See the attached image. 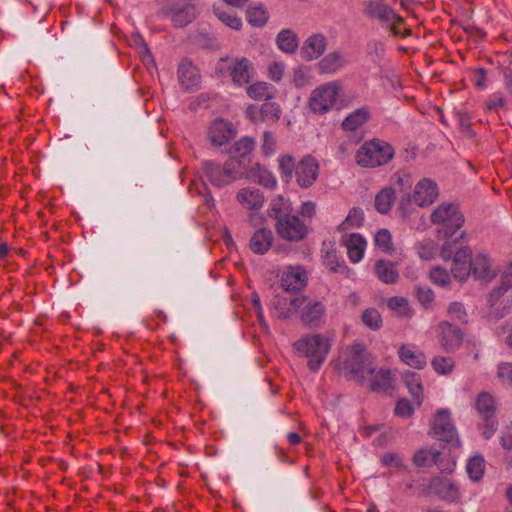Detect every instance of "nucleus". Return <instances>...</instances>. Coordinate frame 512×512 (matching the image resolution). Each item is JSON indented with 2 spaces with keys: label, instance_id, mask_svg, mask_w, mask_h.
Instances as JSON below:
<instances>
[{
  "label": "nucleus",
  "instance_id": "nucleus-14",
  "mask_svg": "<svg viewBox=\"0 0 512 512\" xmlns=\"http://www.w3.org/2000/svg\"><path fill=\"white\" fill-rule=\"evenodd\" d=\"M308 282V274L302 266H289L282 274L281 285L286 291H299Z\"/></svg>",
  "mask_w": 512,
  "mask_h": 512
},
{
  "label": "nucleus",
  "instance_id": "nucleus-56",
  "mask_svg": "<svg viewBox=\"0 0 512 512\" xmlns=\"http://www.w3.org/2000/svg\"><path fill=\"white\" fill-rule=\"evenodd\" d=\"M484 424L481 426V433L485 439L491 438V436L497 430L498 422L494 417L482 418Z\"/></svg>",
  "mask_w": 512,
  "mask_h": 512
},
{
  "label": "nucleus",
  "instance_id": "nucleus-37",
  "mask_svg": "<svg viewBox=\"0 0 512 512\" xmlns=\"http://www.w3.org/2000/svg\"><path fill=\"white\" fill-rule=\"evenodd\" d=\"M394 200V189L391 187L383 188L375 197V208L381 214H386L391 210Z\"/></svg>",
  "mask_w": 512,
  "mask_h": 512
},
{
  "label": "nucleus",
  "instance_id": "nucleus-15",
  "mask_svg": "<svg viewBox=\"0 0 512 512\" xmlns=\"http://www.w3.org/2000/svg\"><path fill=\"white\" fill-rule=\"evenodd\" d=\"M437 184L428 178L420 180L414 189L413 200L420 207L431 205L438 197Z\"/></svg>",
  "mask_w": 512,
  "mask_h": 512
},
{
  "label": "nucleus",
  "instance_id": "nucleus-41",
  "mask_svg": "<svg viewBox=\"0 0 512 512\" xmlns=\"http://www.w3.org/2000/svg\"><path fill=\"white\" fill-rule=\"evenodd\" d=\"M292 208L288 200L282 196H277L272 199L269 207V216L276 221L280 220L287 214L291 213Z\"/></svg>",
  "mask_w": 512,
  "mask_h": 512
},
{
  "label": "nucleus",
  "instance_id": "nucleus-49",
  "mask_svg": "<svg viewBox=\"0 0 512 512\" xmlns=\"http://www.w3.org/2000/svg\"><path fill=\"white\" fill-rule=\"evenodd\" d=\"M363 324L371 330H379L382 326V318L375 308H368L362 313Z\"/></svg>",
  "mask_w": 512,
  "mask_h": 512
},
{
  "label": "nucleus",
  "instance_id": "nucleus-24",
  "mask_svg": "<svg viewBox=\"0 0 512 512\" xmlns=\"http://www.w3.org/2000/svg\"><path fill=\"white\" fill-rule=\"evenodd\" d=\"M347 254L351 262L358 263L364 256L366 248L365 239L356 233H351L345 240Z\"/></svg>",
  "mask_w": 512,
  "mask_h": 512
},
{
  "label": "nucleus",
  "instance_id": "nucleus-25",
  "mask_svg": "<svg viewBox=\"0 0 512 512\" xmlns=\"http://www.w3.org/2000/svg\"><path fill=\"white\" fill-rule=\"evenodd\" d=\"M238 202L247 209H258L262 207L264 196L258 189L243 188L237 193Z\"/></svg>",
  "mask_w": 512,
  "mask_h": 512
},
{
  "label": "nucleus",
  "instance_id": "nucleus-3",
  "mask_svg": "<svg viewBox=\"0 0 512 512\" xmlns=\"http://www.w3.org/2000/svg\"><path fill=\"white\" fill-rule=\"evenodd\" d=\"M431 222L437 225L438 238H451L464 224V216L453 203H442L431 214Z\"/></svg>",
  "mask_w": 512,
  "mask_h": 512
},
{
  "label": "nucleus",
  "instance_id": "nucleus-63",
  "mask_svg": "<svg viewBox=\"0 0 512 512\" xmlns=\"http://www.w3.org/2000/svg\"><path fill=\"white\" fill-rule=\"evenodd\" d=\"M294 159L289 155H283L279 158V167L286 176L292 175L294 169Z\"/></svg>",
  "mask_w": 512,
  "mask_h": 512
},
{
  "label": "nucleus",
  "instance_id": "nucleus-47",
  "mask_svg": "<svg viewBox=\"0 0 512 512\" xmlns=\"http://www.w3.org/2000/svg\"><path fill=\"white\" fill-rule=\"evenodd\" d=\"M235 135V130H210L209 139L214 146H225L226 149Z\"/></svg>",
  "mask_w": 512,
  "mask_h": 512
},
{
  "label": "nucleus",
  "instance_id": "nucleus-44",
  "mask_svg": "<svg viewBox=\"0 0 512 512\" xmlns=\"http://www.w3.org/2000/svg\"><path fill=\"white\" fill-rule=\"evenodd\" d=\"M213 11L216 17L226 26L234 30H239L242 27L241 18L237 17L230 9L214 7Z\"/></svg>",
  "mask_w": 512,
  "mask_h": 512
},
{
  "label": "nucleus",
  "instance_id": "nucleus-17",
  "mask_svg": "<svg viewBox=\"0 0 512 512\" xmlns=\"http://www.w3.org/2000/svg\"><path fill=\"white\" fill-rule=\"evenodd\" d=\"M178 78L182 87L187 91L197 89L201 83V75L193 63L184 59L178 67Z\"/></svg>",
  "mask_w": 512,
  "mask_h": 512
},
{
  "label": "nucleus",
  "instance_id": "nucleus-60",
  "mask_svg": "<svg viewBox=\"0 0 512 512\" xmlns=\"http://www.w3.org/2000/svg\"><path fill=\"white\" fill-rule=\"evenodd\" d=\"M285 66L280 62H273L268 67L269 77L275 81L279 82L284 74Z\"/></svg>",
  "mask_w": 512,
  "mask_h": 512
},
{
  "label": "nucleus",
  "instance_id": "nucleus-1",
  "mask_svg": "<svg viewBox=\"0 0 512 512\" xmlns=\"http://www.w3.org/2000/svg\"><path fill=\"white\" fill-rule=\"evenodd\" d=\"M363 14L367 19L378 22L392 37L405 38L412 35V29L406 26L405 19L384 0L366 1Z\"/></svg>",
  "mask_w": 512,
  "mask_h": 512
},
{
  "label": "nucleus",
  "instance_id": "nucleus-26",
  "mask_svg": "<svg viewBox=\"0 0 512 512\" xmlns=\"http://www.w3.org/2000/svg\"><path fill=\"white\" fill-rule=\"evenodd\" d=\"M512 288V262L502 272L500 277V284L495 287L488 298L491 306H495L501 296H503L509 289Z\"/></svg>",
  "mask_w": 512,
  "mask_h": 512
},
{
  "label": "nucleus",
  "instance_id": "nucleus-2",
  "mask_svg": "<svg viewBox=\"0 0 512 512\" xmlns=\"http://www.w3.org/2000/svg\"><path fill=\"white\" fill-rule=\"evenodd\" d=\"M340 370L349 379L363 384L375 372L374 358L362 343H354L341 356Z\"/></svg>",
  "mask_w": 512,
  "mask_h": 512
},
{
  "label": "nucleus",
  "instance_id": "nucleus-23",
  "mask_svg": "<svg viewBox=\"0 0 512 512\" xmlns=\"http://www.w3.org/2000/svg\"><path fill=\"white\" fill-rule=\"evenodd\" d=\"M244 177L252 179L258 184L269 189H274L277 186V179L272 172L259 163H256L246 174H244Z\"/></svg>",
  "mask_w": 512,
  "mask_h": 512
},
{
  "label": "nucleus",
  "instance_id": "nucleus-33",
  "mask_svg": "<svg viewBox=\"0 0 512 512\" xmlns=\"http://www.w3.org/2000/svg\"><path fill=\"white\" fill-rule=\"evenodd\" d=\"M475 407L482 418L494 417L496 410L495 399L491 394L482 392L477 396Z\"/></svg>",
  "mask_w": 512,
  "mask_h": 512
},
{
  "label": "nucleus",
  "instance_id": "nucleus-45",
  "mask_svg": "<svg viewBox=\"0 0 512 512\" xmlns=\"http://www.w3.org/2000/svg\"><path fill=\"white\" fill-rule=\"evenodd\" d=\"M418 256L423 260H432L438 251V244L432 239H425L415 246Z\"/></svg>",
  "mask_w": 512,
  "mask_h": 512
},
{
  "label": "nucleus",
  "instance_id": "nucleus-28",
  "mask_svg": "<svg viewBox=\"0 0 512 512\" xmlns=\"http://www.w3.org/2000/svg\"><path fill=\"white\" fill-rule=\"evenodd\" d=\"M230 76L233 82L242 85L249 82L251 62L246 58H241L233 62L229 67Z\"/></svg>",
  "mask_w": 512,
  "mask_h": 512
},
{
  "label": "nucleus",
  "instance_id": "nucleus-4",
  "mask_svg": "<svg viewBox=\"0 0 512 512\" xmlns=\"http://www.w3.org/2000/svg\"><path fill=\"white\" fill-rule=\"evenodd\" d=\"M294 348L308 358L309 369L317 371L329 353L330 344L322 335L312 334L297 340Z\"/></svg>",
  "mask_w": 512,
  "mask_h": 512
},
{
  "label": "nucleus",
  "instance_id": "nucleus-20",
  "mask_svg": "<svg viewBox=\"0 0 512 512\" xmlns=\"http://www.w3.org/2000/svg\"><path fill=\"white\" fill-rule=\"evenodd\" d=\"M439 330V342L445 350L452 351L461 344L462 333L458 327L448 322H441Z\"/></svg>",
  "mask_w": 512,
  "mask_h": 512
},
{
  "label": "nucleus",
  "instance_id": "nucleus-53",
  "mask_svg": "<svg viewBox=\"0 0 512 512\" xmlns=\"http://www.w3.org/2000/svg\"><path fill=\"white\" fill-rule=\"evenodd\" d=\"M374 242L385 253H390L393 250L392 236L387 229L379 230L374 237Z\"/></svg>",
  "mask_w": 512,
  "mask_h": 512
},
{
  "label": "nucleus",
  "instance_id": "nucleus-51",
  "mask_svg": "<svg viewBox=\"0 0 512 512\" xmlns=\"http://www.w3.org/2000/svg\"><path fill=\"white\" fill-rule=\"evenodd\" d=\"M429 277L434 284L446 287L451 283L452 275L445 268L435 266L430 270Z\"/></svg>",
  "mask_w": 512,
  "mask_h": 512
},
{
  "label": "nucleus",
  "instance_id": "nucleus-16",
  "mask_svg": "<svg viewBox=\"0 0 512 512\" xmlns=\"http://www.w3.org/2000/svg\"><path fill=\"white\" fill-rule=\"evenodd\" d=\"M472 250L470 248H463L452 258L451 275L460 282L466 281L471 275L470 258Z\"/></svg>",
  "mask_w": 512,
  "mask_h": 512
},
{
  "label": "nucleus",
  "instance_id": "nucleus-19",
  "mask_svg": "<svg viewBox=\"0 0 512 512\" xmlns=\"http://www.w3.org/2000/svg\"><path fill=\"white\" fill-rule=\"evenodd\" d=\"M326 46L327 39L323 34H313L305 40L301 56L306 61L315 60L325 52Z\"/></svg>",
  "mask_w": 512,
  "mask_h": 512
},
{
  "label": "nucleus",
  "instance_id": "nucleus-31",
  "mask_svg": "<svg viewBox=\"0 0 512 512\" xmlns=\"http://www.w3.org/2000/svg\"><path fill=\"white\" fill-rule=\"evenodd\" d=\"M197 15L196 7L192 4H186L180 9H175L171 13V18L176 27H184L191 23Z\"/></svg>",
  "mask_w": 512,
  "mask_h": 512
},
{
  "label": "nucleus",
  "instance_id": "nucleus-36",
  "mask_svg": "<svg viewBox=\"0 0 512 512\" xmlns=\"http://www.w3.org/2000/svg\"><path fill=\"white\" fill-rule=\"evenodd\" d=\"M465 236V232H461L454 240L451 238H443L445 241L440 248V256L443 260H450L456 257V254L463 248H469L459 243V239Z\"/></svg>",
  "mask_w": 512,
  "mask_h": 512
},
{
  "label": "nucleus",
  "instance_id": "nucleus-48",
  "mask_svg": "<svg viewBox=\"0 0 512 512\" xmlns=\"http://www.w3.org/2000/svg\"><path fill=\"white\" fill-rule=\"evenodd\" d=\"M363 219V211L359 208H352L346 219L339 225V230L346 232L350 228L359 227L362 224Z\"/></svg>",
  "mask_w": 512,
  "mask_h": 512
},
{
  "label": "nucleus",
  "instance_id": "nucleus-38",
  "mask_svg": "<svg viewBox=\"0 0 512 512\" xmlns=\"http://www.w3.org/2000/svg\"><path fill=\"white\" fill-rule=\"evenodd\" d=\"M370 118L367 107H361L349 114L342 122V128H358L364 125Z\"/></svg>",
  "mask_w": 512,
  "mask_h": 512
},
{
  "label": "nucleus",
  "instance_id": "nucleus-61",
  "mask_svg": "<svg viewBox=\"0 0 512 512\" xmlns=\"http://www.w3.org/2000/svg\"><path fill=\"white\" fill-rule=\"evenodd\" d=\"M505 99L501 93L492 94L486 101V108L490 111L504 107Z\"/></svg>",
  "mask_w": 512,
  "mask_h": 512
},
{
  "label": "nucleus",
  "instance_id": "nucleus-8",
  "mask_svg": "<svg viewBox=\"0 0 512 512\" xmlns=\"http://www.w3.org/2000/svg\"><path fill=\"white\" fill-rule=\"evenodd\" d=\"M275 229L280 238L290 242L301 241L308 234L306 223L291 213L276 221Z\"/></svg>",
  "mask_w": 512,
  "mask_h": 512
},
{
  "label": "nucleus",
  "instance_id": "nucleus-50",
  "mask_svg": "<svg viewBox=\"0 0 512 512\" xmlns=\"http://www.w3.org/2000/svg\"><path fill=\"white\" fill-rule=\"evenodd\" d=\"M261 113L263 116V122L268 125H272L280 118L281 109L278 104L267 102L261 106Z\"/></svg>",
  "mask_w": 512,
  "mask_h": 512
},
{
  "label": "nucleus",
  "instance_id": "nucleus-35",
  "mask_svg": "<svg viewBox=\"0 0 512 512\" xmlns=\"http://www.w3.org/2000/svg\"><path fill=\"white\" fill-rule=\"evenodd\" d=\"M247 21L254 27L264 26L268 19L269 13L262 4H252L246 11Z\"/></svg>",
  "mask_w": 512,
  "mask_h": 512
},
{
  "label": "nucleus",
  "instance_id": "nucleus-21",
  "mask_svg": "<svg viewBox=\"0 0 512 512\" xmlns=\"http://www.w3.org/2000/svg\"><path fill=\"white\" fill-rule=\"evenodd\" d=\"M274 241L273 233L268 228H260L252 235L249 247L255 254L263 255L269 251Z\"/></svg>",
  "mask_w": 512,
  "mask_h": 512
},
{
  "label": "nucleus",
  "instance_id": "nucleus-27",
  "mask_svg": "<svg viewBox=\"0 0 512 512\" xmlns=\"http://www.w3.org/2000/svg\"><path fill=\"white\" fill-rule=\"evenodd\" d=\"M374 272L378 279L386 284H393L398 279V271L395 264L387 260L380 259L376 261Z\"/></svg>",
  "mask_w": 512,
  "mask_h": 512
},
{
  "label": "nucleus",
  "instance_id": "nucleus-11",
  "mask_svg": "<svg viewBox=\"0 0 512 512\" xmlns=\"http://www.w3.org/2000/svg\"><path fill=\"white\" fill-rule=\"evenodd\" d=\"M432 434L439 440L459 445L456 430L450 419L448 410H439L432 421Z\"/></svg>",
  "mask_w": 512,
  "mask_h": 512
},
{
  "label": "nucleus",
  "instance_id": "nucleus-59",
  "mask_svg": "<svg viewBox=\"0 0 512 512\" xmlns=\"http://www.w3.org/2000/svg\"><path fill=\"white\" fill-rule=\"evenodd\" d=\"M416 296L419 302L426 306L434 300V292L428 287H418Z\"/></svg>",
  "mask_w": 512,
  "mask_h": 512
},
{
  "label": "nucleus",
  "instance_id": "nucleus-6",
  "mask_svg": "<svg viewBox=\"0 0 512 512\" xmlns=\"http://www.w3.org/2000/svg\"><path fill=\"white\" fill-rule=\"evenodd\" d=\"M208 180L217 187L230 185L236 180L244 178L241 171L242 161L237 157H230L222 166L210 161L203 164Z\"/></svg>",
  "mask_w": 512,
  "mask_h": 512
},
{
  "label": "nucleus",
  "instance_id": "nucleus-30",
  "mask_svg": "<svg viewBox=\"0 0 512 512\" xmlns=\"http://www.w3.org/2000/svg\"><path fill=\"white\" fill-rule=\"evenodd\" d=\"M276 43L281 51L288 54H293L299 44L297 35L290 29L281 30L276 37Z\"/></svg>",
  "mask_w": 512,
  "mask_h": 512
},
{
  "label": "nucleus",
  "instance_id": "nucleus-40",
  "mask_svg": "<svg viewBox=\"0 0 512 512\" xmlns=\"http://www.w3.org/2000/svg\"><path fill=\"white\" fill-rule=\"evenodd\" d=\"M255 148V140L252 137H242L238 141H236L233 145H230L229 148H226L228 153H235L239 156L238 159L245 158L248 156Z\"/></svg>",
  "mask_w": 512,
  "mask_h": 512
},
{
  "label": "nucleus",
  "instance_id": "nucleus-54",
  "mask_svg": "<svg viewBox=\"0 0 512 512\" xmlns=\"http://www.w3.org/2000/svg\"><path fill=\"white\" fill-rule=\"evenodd\" d=\"M497 379L506 387H512V363L502 362L497 367Z\"/></svg>",
  "mask_w": 512,
  "mask_h": 512
},
{
  "label": "nucleus",
  "instance_id": "nucleus-7",
  "mask_svg": "<svg viewBox=\"0 0 512 512\" xmlns=\"http://www.w3.org/2000/svg\"><path fill=\"white\" fill-rule=\"evenodd\" d=\"M340 91L337 82H329L315 88L309 98V106L314 113L324 114L336 103Z\"/></svg>",
  "mask_w": 512,
  "mask_h": 512
},
{
  "label": "nucleus",
  "instance_id": "nucleus-39",
  "mask_svg": "<svg viewBox=\"0 0 512 512\" xmlns=\"http://www.w3.org/2000/svg\"><path fill=\"white\" fill-rule=\"evenodd\" d=\"M366 381L370 382V388L373 391H386L391 387L390 371L379 370L374 372L372 376H368Z\"/></svg>",
  "mask_w": 512,
  "mask_h": 512
},
{
  "label": "nucleus",
  "instance_id": "nucleus-13",
  "mask_svg": "<svg viewBox=\"0 0 512 512\" xmlns=\"http://www.w3.org/2000/svg\"><path fill=\"white\" fill-rule=\"evenodd\" d=\"M471 275L478 280L491 281L498 271L493 268L490 257L484 253H477L470 258Z\"/></svg>",
  "mask_w": 512,
  "mask_h": 512
},
{
  "label": "nucleus",
  "instance_id": "nucleus-22",
  "mask_svg": "<svg viewBox=\"0 0 512 512\" xmlns=\"http://www.w3.org/2000/svg\"><path fill=\"white\" fill-rule=\"evenodd\" d=\"M402 380L409 393L411 394L415 404L420 406L423 400V385L421 376L413 371L407 370L402 373Z\"/></svg>",
  "mask_w": 512,
  "mask_h": 512
},
{
  "label": "nucleus",
  "instance_id": "nucleus-46",
  "mask_svg": "<svg viewBox=\"0 0 512 512\" xmlns=\"http://www.w3.org/2000/svg\"><path fill=\"white\" fill-rule=\"evenodd\" d=\"M431 365L434 371L439 375H449L455 368V361L451 357L435 356Z\"/></svg>",
  "mask_w": 512,
  "mask_h": 512
},
{
  "label": "nucleus",
  "instance_id": "nucleus-12",
  "mask_svg": "<svg viewBox=\"0 0 512 512\" xmlns=\"http://www.w3.org/2000/svg\"><path fill=\"white\" fill-rule=\"evenodd\" d=\"M319 175V164L310 156H304L295 167V176L298 185L302 188H309L314 184Z\"/></svg>",
  "mask_w": 512,
  "mask_h": 512
},
{
  "label": "nucleus",
  "instance_id": "nucleus-10",
  "mask_svg": "<svg viewBox=\"0 0 512 512\" xmlns=\"http://www.w3.org/2000/svg\"><path fill=\"white\" fill-rule=\"evenodd\" d=\"M428 486L434 495L447 503H455L462 496L458 483L448 477H432Z\"/></svg>",
  "mask_w": 512,
  "mask_h": 512
},
{
  "label": "nucleus",
  "instance_id": "nucleus-52",
  "mask_svg": "<svg viewBox=\"0 0 512 512\" xmlns=\"http://www.w3.org/2000/svg\"><path fill=\"white\" fill-rule=\"evenodd\" d=\"M387 306L392 311H395L401 316L409 317L411 315V309L407 299L403 297H392L387 301Z\"/></svg>",
  "mask_w": 512,
  "mask_h": 512
},
{
  "label": "nucleus",
  "instance_id": "nucleus-32",
  "mask_svg": "<svg viewBox=\"0 0 512 512\" xmlns=\"http://www.w3.org/2000/svg\"><path fill=\"white\" fill-rule=\"evenodd\" d=\"M485 468V459L480 454L470 457L466 464V472L473 482H479L482 479Z\"/></svg>",
  "mask_w": 512,
  "mask_h": 512
},
{
  "label": "nucleus",
  "instance_id": "nucleus-42",
  "mask_svg": "<svg viewBox=\"0 0 512 512\" xmlns=\"http://www.w3.org/2000/svg\"><path fill=\"white\" fill-rule=\"evenodd\" d=\"M440 452L433 449H420L413 456V463L417 467H428L437 464Z\"/></svg>",
  "mask_w": 512,
  "mask_h": 512
},
{
  "label": "nucleus",
  "instance_id": "nucleus-43",
  "mask_svg": "<svg viewBox=\"0 0 512 512\" xmlns=\"http://www.w3.org/2000/svg\"><path fill=\"white\" fill-rule=\"evenodd\" d=\"M323 263L328 267L332 272H340L345 268L344 265H341L338 261V257L336 254V250L331 244L324 243L321 249Z\"/></svg>",
  "mask_w": 512,
  "mask_h": 512
},
{
  "label": "nucleus",
  "instance_id": "nucleus-18",
  "mask_svg": "<svg viewBox=\"0 0 512 512\" xmlns=\"http://www.w3.org/2000/svg\"><path fill=\"white\" fill-rule=\"evenodd\" d=\"M400 360L415 369H423L426 364V356L423 351L414 344H403L398 349Z\"/></svg>",
  "mask_w": 512,
  "mask_h": 512
},
{
  "label": "nucleus",
  "instance_id": "nucleus-5",
  "mask_svg": "<svg viewBox=\"0 0 512 512\" xmlns=\"http://www.w3.org/2000/svg\"><path fill=\"white\" fill-rule=\"evenodd\" d=\"M393 155L394 149L389 143L373 139L358 149L355 159L362 167L374 168L388 163Z\"/></svg>",
  "mask_w": 512,
  "mask_h": 512
},
{
  "label": "nucleus",
  "instance_id": "nucleus-57",
  "mask_svg": "<svg viewBox=\"0 0 512 512\" xmlns=\"http://www.w3.org/2000/svg\"><path fill=\"white\" fill-rule=\"evenodd\" d=\"M448 314L451 318L463 321L466 317V311L462 303L452 302L448 307Z\"/></svg>",
  "mask_w": 512,
  "mask_h": 512
},
{
  "label": "nucleus",
  "instance_id": "nucleus-55",
  "mask_svg": "<svg viewBox=\"0 0 512 512\" xmlns=\"http://www.w3.org/2000/svg\"><path fill=\"white\" fill-rule=\"evenodd\" d=\"M276 138L272 131L267 130L263 135V143L261 145V152L265 156H271L276 152Z\"/></svg>",
  "mask_w": 512,
  "mask_h": 512
},
{
  "label": "nucleus",
  "instance_id": "nucleus-34",
  "mask_svg": "<svg viewBox=\"0 0 512 512\" xmlns=\"http://www.w3.org/2000/svg\"><path fill=\"white\" fill-rule=\"evenodd\" d=\"M274 93V87L266 82H255L247 88L249 97L257 101L272 99Z\"/></svg>",
  "mask_w": 512,
  "mask_h": 512
},
{
  "label": "nucleus",
  "instance_id": "nucleus-64",
  "mask_svg": "<svg viewBox=\"0 0 512 512\" xmlns=\"http://www.w3.org/2000/svg\"><path fill=\"white\" fill-rule=\"evenodd\" d=\"M381 461H382L383 465L388 466V467L400 468L403 466L400 456L395 453L384 454L381 458Z\"/></svg>",
  "mask_w": 512,
  "mask_h": 512
},
{
  "label": "nucleus",
  "instance_id": "nucleus-9",
  "mask_svg": "<svg viewBox=\"0 0 512 512\" xmlns=\"http://www.w3.org/2000/svg\"><path fill=\"white\" fill-rule=\"evenodd\" d=\"M290 305L295 309L302 308L300 316L305 324L319 326L325 316V306L317 300H307L306 297H293Z\"/></svg>",
  "mask_w": 512,
  "mask_h": 512
},
{
  "label": "nucleus",
  "instance_id": "nucleus-62",
  "mask_svg": "<svg viewBox=\"0 0 512 512\" xmlns=\"http://www.w3.org/2000/svg\"><path fill=\"white\" fill-rule=\"evenodd\" d=\"M246 117L250 119L252 125H258L263 122L261 108L258 109L255 105H249L245 111Z\"/></svg>",
  "mask_w": 512,
  "mask_h": 512
},
{
  "label": "nucleus",
  "instance_id": "nucleus-29",
  "mask_svg": "<svg viewBox=\"0 0 512 512\" xmlns=\"http://www.w3.org/2000/svg\"><path fill=\"white\" fill-rule=\"evenodd\" d=\"M345 57L342 53L335 51L327 54L319 62V70L321 73H335L345 65Z\"/></svg>",
  "mask_w": 512,
  "mask_h": 512
},
{
  "label": "nucleus",
  "instance_id": "nucleus-58",
  "mask_svg": "<svg viewBox=\"0 0 512 512\" xmlns=\"http://www.w3.org/2000/svg\"><path fill=\"white\" fill-rule=\"evenodd\" d=\"M414 408L407 399H401L395 407V414L399 417H409L412 415Z\"/></svg>",
  "mask_w": 512,
  "mask_h": 512
}]
</instances>
